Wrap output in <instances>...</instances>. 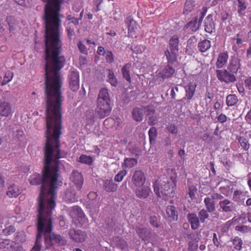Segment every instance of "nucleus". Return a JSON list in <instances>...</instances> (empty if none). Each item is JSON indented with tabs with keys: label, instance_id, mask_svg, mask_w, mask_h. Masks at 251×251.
Here are the masks:
<instances>
[{
	"label": "nucleus",
	"instance_id": "18",
	"mask_svg": "<svg viewBox=\"0 0 251 251\" xmlns=\"http://www.w3.org/2000/svg\"><path fill=\"white\" fill-rule=\"evenodd\" d=\"M167 62L169 64H174L177 60L178 51L167 49L164 52Z\"/></svg>",
	"mask_w": 251,
	"mask_h": 251
},
{
	"label": "nucleus",
	"instance_id": "30",
	"mask_svg": "<svg viewBox=\"0 0 251 251\" xmlns=\"http://www.w3.org/2000/svg\"><path fill=\"white\" fill-rule=\"evenodd\" d=\"M131 64L128 63L124 65L122 68L121 71L123 76L129 83L131 82V77L130 74Z\"/></svg>",
	"mask_w": 251,
	"mask_h": 251
},
{
	"label": "nucleus",
	"instance_id": "7",
	"mask_svg": "<svg viewBox=\"0 0 251 251\" xmlns=\"http://www.w3.org/2000/svg\"><path fill=\"white\" fill-rule=\"evenodd\" d=\"M216 75L220 81L226 83L233 82L236 80L235 75L228 70H218Z\"/></svg>",
	"mask_w": 251,
	"mask_h": 251
},
{
	"label": "nucleus",
	"instance_id": "54",
	"mask_svg": "<svg viewBox=\"0 0 251 251\" xmlns=\"http://www.w3.org/2000/svg\"><path fill=\"white\" fill-rule=\"evenodd\" d=\"M167 130L172 134L176 135L177 133V128L175 125L170 124L167 126Z\"/></svg>",
	"mask_w": 251,
	"mask_h": 251
},
{
	"label": "nucleus",
	"instance_id": "15",
	"mask_svg": "<svg viewBox=\"0 0 251 251\" xmlns=\"http://www.w3.org/2000/svg\"><path fill=\"white\" fill-rule=\"evenodd\" d=\"M197 86L196 83L192 81L190 82L184 87L186 93L185 98L187 100H190L193 98L195 93Z\"/></svg>",
	"mask_w": 251,
	"mask_h": 251
},
{
	"label": "nucleus",
	"instance_id": "37",
	"mask_svg": "<svg viewBox=\"0 0 251 251\" xmlns=\"http://www.w3.org/2000/svg\"><path fill=\"white\" fill-rule=\"evenodd\" d=\"M78 161L82 164L91 165L93 162V159L91 156L82 154L79 156Z\"/></svg>",
	"mask_w": 251,
	"mask_h": 251
},
{
	"label": "nucleus",
	"instance_id": "6",
	"mask_svg": "<svg viewBox=\"0 0 251 251\" xmlns=\"http://www.w3.org/2000/svg\"><path fill=\"white\" fill-rule=\"evenodd\" d=\"M70 215L73 221L79 226L85 225L88 222L87 217L84 213L82 209L78 206H74L72 207L70 212Z\"/></svg>",
	"mask_w": 251,
	"mask_h": 251
},
{
	"label": "nucleus",
	"instance_id": "21",
	"mask_svg": "<svg viewBox=\"0 0 251 251\" xmlns=\"http://www.w3.org/2000/svg\"><path fill=\"white\" fill-rule=\"evenodd\" d=\"M151 192V189L149 186H144L142 187L137 189L135 191L136 196L140 199H146Z\"/></svg>",
	"mask_w": 251,
	"mask_h": 251
},
{
	"label": "nucleus",
	"instance_id": "61",
	"mask_svg": "<svg viewBox=\"0 0 251 251\" xmlns=\"http://www.w3.org/2000/svg\"><path fill=\"white\" fill-rule=\"evenodd\" d=\"M15 2L22 6H25L30 3V0H14Z\"/></svg>",
	"mask_w": 251,
	"mask_h": 251
},
{
	"label": "nucleus",
	"instance_id": "44",
	"mask_svg": "<svg viewBox=\"0 0 251 251\" xmlns=\"http://www.w3.org/2000/svg\"><path fill=\"white\" fill-rule=\"evenodd\" d=\"M238 2V9L237 12L240 15L242 16L244 15L243 11H244L247 7V4L246 2L245 1L242 0H237Z\"/></svg>",
	"mask_w": 251,
	"mask_h": 251
},
{
	"label": "nucleus",
	"instance_id": "51",
	"mask_svg": "<svg viewBox=\"0 0 251 251\" xmlns=\"http://www.w3.org/2000/svg\"><path fill=\"white\" fill-rule=\"evenodd\" d=\"M75 25H67L66 30L67 31V35L68 37L72 39L73 37L75 35Z\"/></svg>",
	"mask_w": 251,
	"mask_h": 251
},
{
	"label": "nucleus",
	"instance_id": "47",
	"mask_svg": "<svg viewBox=\"0 0 251 251\" xmlns=\"http://www.w3.org/2000/svg\"><path fill=\"white\" fill-rule=\"evenodd\" d=\"M16 231V229L13 226L10 225L6 226L4 229L2 230V233L5 235L8 236L12 233H14Z\"/></svg>",
	"mask_w": 251,
	"mask_h": 251
},
{
	"label": "nucleus",
	"instance_id": "56",
	"mask_svg": "<svg viewBox=\"0 0 251 251\" xmlns=\"http://www.w3.org/2000/svg\"><path fill=\"white\" fill-rule=\"evenodd\" d=\"M235 229L242 233H247L249 230V227L246 226H237L235 227Z\"/></svg>",
	"mask_w": 251,
	"mask_h": 251
},
{
	"label": "nucleus",
	"instance_id": "32",
	"mask_svg": "<svg viewBox=\"0 0 251 251\" xmlns=\"http://www.w3.org/2000/svg\"><path fill=\"white\" fill-rule=\"evenodd\" d=\"M138 235L144 241L149 240L151 235V232L146 228H139L137 230Z\"/></svg>",
	"mask_w": 251,
	"mask_h": 251
},
{
	"label": "nucleus",
	"instance_id": "52",
	"mask_svg": "<svg viewBox=\"0 0 251 251\" xmlns=\"http://www.w3.org/2000/svg\"><path fill=\"white\" fill-rule=\"evenodd\" d=\"M150 223L151 225L156 228L159 227L160 226L158 218L155 216H151L150 218Z\"/></svg>",
	"mask_w": 251,
	"mask_h": 251
},
{
	"label": "nucleus",
	"instance_id": "63",
	"mask_svg": "<svg viewBox=\"0 0 251 251\" xmlns=\"http://www.w3.org/2000/svg\"><path fill=\"white\" fill-rule=\"evenodd\" d=\"M246 87L251 90V77H249L245 80Z\"/></svg>",
	"mask_w": 251,
	"mask_h": 251
},
{
	"label": "nucleus",
	"instance_id": "40",
	"mask_svg": "<svg viewBox=\"0 0 251 251\" xmlns=\"http://www.w3.org/2000/svg\"><path fill=\"white\" fill-rule=\"evenodd\" d=\"M150 142L151 144H154L157 135V129L154 127H151L148 132Z\"/></svg>",
	"mask_w": 251,
	"mask_h": 251
},
{
	"label": "nucleus",
	"instance_id": "17",
	"mask_svg": "<svg viewBox=\"0 0 251 251\" xmlns=\"http://www.w3.org/2000/svg\"><path fill=\"white\" fill-rule=\"evenodd\" d=\"M22 189L15 184L9 185L7 189L6 195L9 198H16L22 193Z\"/></svg>",
	"mask_w": 251,
	"mask_h": 251
},
{
	"label": "nucleus",
	"instance_id": "5",
	"mask_svg": "<svg viewBox=\"0 0 251 251\" xmlns=\"http://www.w3.org/2000/svg\"><path fill=\"white\" fill-rule=\"evenodd\" d=\"M96 113L100 119L108 116L112 110L111 100L108 90L102 88L98 95Z\"/></svg>",
	"mask_w": 251,
	"mask_h": 251
},
{
	"label": "nucleus",
	"instance_id": "64",
	"mask_svg": "<svg viewBox=\"0 0 251 251\" xmlns=\"http://www.w3.org/2000/svg\"><path fill=\"white\" fill-rule=\"evenodd\" d=\"M97 53L100 55H104L106 52L103 47L100 46L98 48Z\"/></svg>",
	"mask_w": 251,
	"mask_h": 251
},
{
	"label": "nucleus",
	"instance_id": "42",
	"mask_svg": "<svg viewBox=\"0 0 251 251\" xmlns=\"http://www.w3.org/2000/svg\"><path fill=\"white\" fill-rule=\"evenodd\" d=\"M137 164V160L134 158H126L124 159V165L126 168H131Z\"/></svg>",
	"mask_w": 251,
	"mask_h": 251
},
{
	"label": "nucleus",
	"instance_id": "58",
	"mask_svg": "<svg viewBox=\"0 0 251 251\" xmlns=\"http://www.w3.org/2000/svg\"><path fill=\"white\" fill-rule=\"evenodd\" d=\"M146 111L148 112V114H153L155 112V108L152 105H149L145 107Z\"/></svg>",
	"mask_w": 251,
	"mask_h": 251
},
{
	"label": "nucleus",
	"instance_id": "34",
	"mask_svg": "<svg viewBox=\"0 0 251 251\" xmlns=\"http://www.w3.org/2000/svg\"><path fill=\"white\" fill-rule=\"evenodd\" d=\"M211 42L207 39H204L198 43V48L201 52H205L211 48Z\"/></svg>",
	"mask_w": 251,
	"mask_h": 251
},
{
	"label": "nucleus",
	"instance_id": "60",
	"mask_svg": "<svg viewBox=\"0 0 251 251\" xmlns=\"http://www.w3.org/2000/svg\"><path fill=\"white\" fill-rule=\"evenodd\" d=\"M217 118L218 121L222 124L225 123L227 120L226 116L223 114H220L217 117Z\"/></svg>",
	"mask_w": 251,
	"mask_h": 251
},
{
	"label": "nucleus",
	"instance_id": "46",
	"mask_svg": "<svg viewBox=\"0 0 251 251\" xmlns=\"http://www.w3.org/2000/svg\"><path fill=\"white\" fill-rule=\"evenodd\" d=\"M207 210L202 209L199 213V219L201 223H204L205 220L209 217V214Z\"/></svg>",
	"mask_w": 251,
	"mask_h": 251
},
{
	"label": "nucleus",
	"instance_id": "24",
	"mask_svg": "<svg viewBox=\"0 0 251 251\" xmlns=\"http://www.w3.org/2000/svg\"><path fill=\"white\" fill-rule=\"evenodd\" d=\"M179 38L176 35L172 36L169 40L167 49L178 51Z\"/></svg>",
	"mask_w": 251,
	"mask_h": 251
},
{
	"label": "nucleus",
	"instance_id": "3",
	"mask_svg": "<svg viewBox=\"0 0 251 251\" xmlns=\"http://www.w3.org/2000/svg\"><path fill=\"white\" fill-rule=\"evenodd\" d=\"M174 175L169 177H163L155 181L153 184L154 191L159 197H174L176 184V173L175 169H172Z\"/></svg>",
	"mask_w": 251,
	"mask_h": 251
},
{
	"label": "nucleus",
	"instance_id": "14",
	"mask_svg": "<svg viewBox=\"0 0 251 251\" xmlns=\"http://www.w3.org/2000/svg\"><path fill=\"white\" fill-rule=\"evenodd\" d=\"M175 73V69L170 65V64H168L161 70L157 74L159 77H161L163 79L168 78L172 77Z\"/></svg>",
	"mask_w": 251,
	"mask_h": 251
},
{
	"label": "nucleus",
	"instance_id": "26",
	"mask_svg": "<svg viewBox=\"0 0 251 251\" xmlns=\"http://www.w3.org/2000/svg\"><path fill=\"white\" fill-rule=\"evenodd\" d=\"M16 245V243L15 242L8 239H4L0 242V250L11 251Z\"/></svg>",
	"mask_w": 251,
	"mask_h": 251
},
{
	"label": "nucleus",
	"instance_id": "13",
	"mask_svg": "<svg viewBox=\"0 0 251 251\" xmlns=\"http://www.w3.org/2000/svg\"><path fill=\"white\" fill-rule=\"evenodd\" d=\"M72 181L78 190H80L83 184V178L82 175L77 171H74L71 176Z\"/></svg>",
	"mask_w": 251,
	"mask_h": 251
},
{
	"label": "nucleus",
	"instance_id": "53",
	"mask_svg": "<svg viewBox=\"0 0 251 251\" xmlns=\"http://www.w3.org/2000/svg\"><path fill=\"white\" fill-rule=\"evenodd\" d=\"M197 189L196 187L192 186L189 188L188 194L192 200L195 199Z\"/></svg>",
	"mask_w": 251,
	"mask_h": 251
},
{
	"label": "nucleus",
	"instance_id": "8",
	"mask_svg": "<svg viewBox=\"0 0 251 251\" xmlns=\"http://www.w3.org/2000/svg\"><path fill=\"white\" fill-rule=\"evenodd\" d=\"M69 82L70 89L73 91L79 88V74L76 71H71L69 75Z\"/></svg>",
	"mask_w": 251,
	"mask_h": 251
},
{
	"label": "nucleus",
	"instance_id": "62",
	"mask_svg": "<svg viewBox=\"0 0 251 251\" xmlns=\"http://www.w3.org/2000/svg\"><path fill=\"white\" fill-rule=\"evenodd\" d=\"M213 241L214 245L217 247H219L221 246L220 242L217 238V234L215 233H213Z\"/></svg>",
	"mask_w": 251,
	"mask_h": 251
},
{
	"label": "nucleus",
	"instance_id": "12",
	"mask_svg": "<svg viewBox=\"0 0 251 251\" xmlns=\"http://www.w3.org/2000/svg\"><path fill=\"white\" fill-rule=\"evenodd\" d=\"M13 111L11 104L6 101L0 102V116L9 117L12 115Z\"/></svg>",
	"mask_w": 251,
	"mask_h": 251
},
{
	"label": "nucleus",
	"instance_id": "33",
	"mask_svg": "<svg viewBox=\"0 0 251 251\" xmlns=\"http://www.w3.org/2000/svg\"><path fill=\"white\" fill-rule=\"evenodd\" d=\"M6 22L9 25V30L10 32H13L18 27V21L15 17L9 16L6 18Z\"/></svg>",
	"mask_w": 251,
	"mask_h": 251
},
{
	"label": "nucleus",
	"instance_id": "57",
	"mask_svg": "<svg viewBox=\"0 0 251 251\" xmlns=\"http://www.w3.org/2000/svg\"><path fill=\"white\" fill-rule=\"evenodd\" d=\"M98 195L97 194V193L94 192H91L88 194V198L90 202H92L96 199Z\"/></svg>",
	"mask_w": 251,
	"mask_h": 251
},
{
	"label": "nucleus",
	"instance_id": "9",
	"mask_svg": "<svg viewBox=\"0 0 251 251\" xmlns=\"http://www.w3.org/2000/svg\"><path fill=\"white\" fill-rule=\"evenodd\" d=\"M125 23L127 25L128 33L129 36H136L137 30L139 27V25L133 20L130 15L125 19Z\"/></svg>",
	"mask_w": 251,
	"mask_h": 251
},
{
	"label": "nucleus",
	"instance_id": "27",
	"mask_svg": "<svg viewBox=\"0 0 251 251\" xmlns=\"http://www.w3.org/2000/svg\"><path fill=\"white\" fill-rule=\"evenodd\" d=\"M83 16V9L81 11L79 14V16L78 18H75L72 15H68L66 17V20L68 22L67 24L68 25H72L76 26L79 24V21L82 19Z\"/></svg>",
	"mask_w": 251,
	"mask_h": 251
},
{
	"label": "nucleus",
	"instance_id": "49",
	"mask_svg": "<svg viewBox=\"0 0 251 251\" xmlns=\"http://www.w3.org/2000/svg\"><path fill=\"white\" fill-rule=\"evenodd\" d=\"M13 78V74L8 71L5 73L3 79L1 82V85L3 86L6 85L7 83L10 82Z\"/></svg>",
	"mask_w": 251,
	"mask_h": 251
},
{
	"label": "nucleus",
	"instance_id": "20",
	"mask_svg": "<svg viewBox=\"0 0 251 251\" xmlns=\"http://www.w3.org/2000/svg\"><path fill=\"white\" fill-rule=\"evenodd\" d=\"M215 25L213 22L212 15L209 14L204 20V30L206 32L211 33L214 30Z\"/></svg>",
	"mask_w": 251,
	"mask_h": 251
},
{
	"label": "nucleus",
	"instance_id": "31",
	"mask_svg": "<svg viewBox=\"0 0 251 251\" xmlns=\"http://www.w3.org/2000/svg\"><path fill=\"white\" fill-rule=\"evenodd\" d=\"M204 202L208 212L212 213L215 210V201L211 197H206L204 200Z\"/></svg>",
	"mask_w": 251,
	"mask_h": 251
},
{
	"label": "nucleus",
	"instance_id": "16",
	"mask_svg": "<svg viewBox=\"0 0 251 251\" xmlns=\"http://www.w3.org/2000/svg\"><path fill=\"white\" fill-rule=\"evenodd\" d=\"M240 68V64L239 60L235 56H232L229 60L227 70L235 75L237 74Z\"/></svg>",
	"mask_w": 251,
	"mask_h": 251
},
{
	"label": "nucleus",
	"instance_id": "1",
	"mask_svg": "<svg viewBox=\"0 0 251 251\" xmlns=\"http://www.w3.org/2000/svg\"><path fill=\"white\" fill-rule=\"evenodd\" d=\"M46 102V142L42 175L34 173L29 177L31 185L42 184L37 199L38 229L42 232L45 223L51 229L50 215L56 206L58 187V163L61 155L60 136L62 128L61 88L45 87Z\"/></svg>",
	"mask_w": 251,
	"mask_h": 251
},
{
	"label": "nucleus",
	"instance_id": "43",
	"mask_svg": "<svg viewBox=\"0 0 251 251\" xmlns=\"http://www.w3.org/2000/svg\"><path fill=\"white\" fill-rule=\"evenodd\" d=\"M232 243L234 248L238 251H240L242 249L243 241L242 239L236 236L232 240Z\"/></svg>",
	"mask_w": 251,
	"mask_h": 251
},
{
	"label": "nucleus",
	"instance_id": "50",
	"mask_svg": "<svg viewBox=\"0 0 251 251\" xmlns=\"http://www.w3.org/2000/svg\"><path fill=\"white\" fill-rule=\"evenodd\" d=\"M77 47L80 52L83 54H87L88 53V49L83 41H79L77 44Z\"/></svg>",
	"mask_w": 251,
	"mask_h": 251
},
{
	"label": "nucleus",
	"instance_id": "39",
	"mask_svg": "<svg viewBox=\"0 0 251 251\" xmlns=\"http://www.w3.org/2000/svg\"><path fill=\"white\" fill-rule=\"evenodd\" d=\"M115 242L117 247L122 250H124L127 248V242L124 239L118 237H116Z\"/></svg>",
	"mask_w": 251,
	"mask_h": 251
},
{
	"label": "nucleus",
	"instance_id": "19",
	"mask_svg": "<svg viewBox=\"0 0 251 251\" xmlns=\"http://www.w3.org/2000/svg\"><path fill=\"white\" fill-rule=\"evenodd\" d=\"M187 219L192 229L196 230L200 226V221L196 214L193 213L188 214Z\"/></svg>",
	"mask_w": 251,
	"mask_h": 251
},
{
	"label": "nucleus",
	"instance_id": "38",
	"mask_svg": "<svg viewBox=\"0 0 251 251\" xmlns=\"http://www.w3.org/2000/svg\"><path fill=\"white\" fill-rule=\"evenodd\" d=\"M238 101L237 97L235 95H228L226 98V103L228 106L235 105Z\"/></svg>",
	"mask_w": 251,
	"mask_h": 251
},
{
	"label": "nucleus",
	"instance_id": "10",
	"mask_svg": "<svg viewBox=\"0 0 251 251\" xmlns=\"http://www.w3.org/2000/svg\"><path fill=\"white\" fill-rule=\"evenodd\" d=\"M69 235L73 240L78 243L84 242L87 237L85 232L81 230H75L74 228L70 230Z\"/></svg>",
	"mask_w": 251,
	"mask_h": 251
},
{
	"label": "nucleus",
	"instance_id": "45",
	"mask_svg": "<svg viewBox=\"0 0 251 251\" xmlns=\"http://www.w3.org/2000/svg\"><path fill=\"white\" fill-rule=\"evenodd\" d=\"M237 140L241 147L244 151H247L249 149L250 144L246 138L240 136L237 138Z\"/></svg>",
	"mask_w": 251,
	"mask_h": 251
},
{
	"label": "nucleus",
	"instance_id": "2",
	"mask_svg": "<svg viewBox=\"0 0 251 251\" xmlns=\"http://www.w3.org/2000/svg\"><path fill=\"white\" fill-rule=\"evenodd\" d=\"M47 2L45 8V87L61 88L60 71L65 58L59 55L61 50L59 30V11L64 0H42Z\"/></svg>",
	"mask_w": 251,
	"mask_h": 251
},
{
	"label": "nucleus",
	"instance_id": "55",
	"mask_svg": "<svg viewBox=\"0 0 251 251\" xmlns=\"http://www.w3.org/2000/svg\"><path fill=\"white\" fill-rule=\"evenodd\" d=\"M105 59L107 62L111 63L114 62V58L112 52L110 51H107L105 53Z\"/></svg>",
	"mask_w": 251,
	"mask_h": 251
},
{
	"label": "nucleus",
	"instance_id": "11",
	"mask_svg": "<svg viewBox=\"0 0 251 251\" xmlns=\"http://www.w3.org/2000/svg\"><path fill=\"white\" fill-rule=\"evenodd\" d=\"M146 177L141 171H136L132 177V182L136 187H141L145 183Z\"/></svg>",
	"mask_w": 251,
	"mask_h": 251
},
{
	"label": "nucleus",
	"instance_id": "4",
	"mask_svg": "<svg viewBox=\"0 0 251 251\" xmlns=\"http://www.w3.org/2000/svg\"><path fill=\"white\" fill-rule=\"evenodd\" d=\"M52 214L50 215V220L51 223V229L50 231H48V226L46 223H45V226H44V229L42 232H39L38 229V218L37 217V235H36V240L34 247H33L31 251H40L41 249V241L42 235H45V242L48 248L51 247L53 244H57L59 245H64L65 244V240L59 235L52 233L50 234L52 230Z\"/></svg>",
	"mask_w": 251,
	"mask_h": 251
},
{
	"label": "nucleus",
	"instance_id": "25",
	"mask_svg": "<svg viewBox=\"0 0 251 251\" xmlns=\"http://www.w3.org/2000/svg\"><path fill=\"white\" fill-rule=\"evenodd\" d=\"M196 2L194 0H186L184 4L183 14L188 15L194 9Z\"/></svg>",
	"mask_w": 251,
	"mask_h": 251
},
{
	"label": "nucleus",
	"instance_id": "41",
	"mask_svg": "<svg viewBox=\"0 0 251 251\" xmlns=\"http://www.w3.org/2000/svg\"><path fill=\"white\" fill-rule=\"evenodd\" d=\"M108 73V81L111 84V85L116 86L117 85V80L115 77L114 72L112 70H107Z\"/></svg>",
	"mask_w": 251,
	"mask_h": 251
},
{
	"label": "nucleus",
	"instance_id": "23",
	"mask_svg": "<svg viewBox=\"0 0 251 251\" xmlns=\"http://www.w3.org/2000/svg\"><path fill=\"white\" fill-rule=\"evenodd\" d=\"M228 59V54L227 52L220 53L218 55L216 63L217 68L219 69L223 68L227 63Z\"/></svg>",
	"mask_w": 251,
	"mask_h": 251
},
{
	"label": "nucleus",
	"instance_id": "35",
	"mask_svg": "<svg viewBox=\"0 0 251 251\" xmlns=\"http://www.w3.org/2000/svg\"><path fill=\"white\" fill-rule=\"evenodd\" d=\"M132 116L136 121L140 122L142 121L143 118V109L138 107L135 108L132 111Z\"/></svg>",
	"mask_w": 251,
	"mask_h": 251
},
{
	"label": "nucleus",
	"instance_id": "59",
	"mask_svg": "<svg viewBox=\"0 0 251 251\" xmlns=\"http://www.w3.org/2000/svg\"><path fill=\"white\" fill-rule=\"evenodd\" d=\"M178 92V88L177 86L173 87L171 89L170 95L172 99H175L176 96V92Z\"/></svg>",
	"mask_w": 251,
	"mask_h": 251
},
{
	"label": "nucleus",
	"instance_id": "29",
	"mask_svg": "<svg viewBox=\"0 0 251 251\" xmlns=\"http://www.w3.org/2000/svg\"><path fill=\"white\" fill-rule=\"evenodd\" d=\"M219 205L220 208H221L224 212H231L233 209V205L232 202L227 199H225L220 201Z\"/></svg>",
	"mask_w": 251,
	"mask_h": 251
},
{
	"label": "nucleus",
	"instance_id": "48",
	"mask_svg": "<svg viewBox=\"0 0 251 251\" xmlns=\"http://www.w3.org/2000/svg\"><path fill=\"white\" fill-rule=\"evenodd\" d=\"M127 171L125 170H121L115 176L114 180L116 182H121L123 180L124 177L126 175Z\"/></svg>",
	"mask_w": 251,
	"mask_h": 251
},
{
	"label": "nucleus",
	"instance_id": "22",
	"mask_svg": "<svg viewBox=\"0 0 251 251\" xmlns=\"http://www.w3.org/2000/svg\"><path fill=\"white\" fill-rule=\"evenodd\" d=\"M166 213L170 221H176L177 220L178 212L174 206L168 205L166 208Z\"/></svg>",
	"mask_w": 251,
	"mask_h": 251
},
{
	"label": "nucleus",
	"instance_id": "36",
	"mask_svg": "<svg viewBox=\"0 0 251 251\" xmlns=\"http://www.w3.org/2000/svg\"><path fill=\"white\" fill-rule=\"evenodd\" d=\"M200 25L198 22V18L195 17L194 19L189 22L185 25L187 28H190L192 31H196L199 28Z\"/></svg>",
	"mask_w": 251,
	"mask_h": 251
},
{
	"label": "nucleus",
	"instance_id": "28",
	"mask_svg": "<svg viewBox=\"0 0 251 251\" xmlns=\"http://www.w3.org/2000/svg\"><path fill=\"white\" fill-rule=\"evenodd\" d=\"M117 187V184L114 183L112 179H106L104 181L103 188L108 192L116 191Z\"/></svg>",
	"mask_w": 251,
	"mask_h": 251
}]
</instances>
